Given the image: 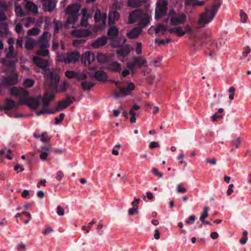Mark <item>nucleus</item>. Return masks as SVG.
<instances>
[{"mask_svg":"<svg viewBox=\"0 0 251 251\" xmlns=\"http://www.w3.org/2000/svg\"><path fill=\"white\" fill-rule=\"evenodd\" d=\"M150 21L148 14L140 9L135 10L129 13L128 23L132 24L137 23L139 27H135L127 33V37L130 39H134L138 37L142 31V28L147 25Z\"/></svg>","mask_w":251,"mask_h":251,"instance_id":"f257e3e1","label":"nucleus"},{"mask_svg":"<svg viewBox=\"0 0 251 251\" xmlns=\"http://www.w3.org/2000/svg\"><path fill=\"white\" fill-rule=\"evenodd\" d=\"M16 63L17 61L11 60H3L1 61V63L5 67V71L11 74V75L8 76H1L0 82L1 86L13 85L19 81V75L16 72Z\"/></svg>","mask_w":251,"mask_h":251,"instance_id":"f03ea898","label":"nucleus"},{"mask_svg":"<svg viewBox=\"0 0 251 251\" xmlns=\"http://www.w3.org/2000/svg\"><path fill=\"white\" fill-rule=\"evenodd\" d=\"M33 61L37 66L45 70L47 83L50 85L51 89H56V86L59 81V78L58 75L52 71L46 70V68L49 65V62L38 56L33 57Z\"/></svg>","mask_w":251,"mask_h":251,"instance_id":"7ed1b4c3","label":"nucleus"},{"mask_svg":"<svg viewBox=\"0 0 251 251\" xmlns=\"http://www.w3.org/2000/svg\"><path fill=\"white\" fill-rule=\"evenodd\" d=\"M187 17L183 12H176L174 10L170 11L167 15L166 22L170 21V24L172 25H179L185 23Z\"/></svg>","mask_w":251,"mask_h":251,"instance_id":"20e7f679","label":"nucleus"},{"mask_svg":"<svg viewBox=\"0 0 251 251\" xmlns=\"http://www.w3.org/2000/svg\"><path fill=\"white\" fill-rule=\"evenodd\" d=\"M54 98V94L53 92H50L47 91L46 92L42 98L43 101V106L42 109L37 112L38 116H40L43 114H53L54 111L49 109L48 108V105L50 103V101Z\"/></svg>","mask_w":251,"mask_h":251,"instance_id":"39448f33","label":"nucleus"},{"mask_svg":"<svg viewBox=\"0 0 251 251\" xmlns=\"http://www.w3.org/2000/svg\"><path fill=\"white\" fill-rule=\"evenodd\" d=\"M218 9V7L216 6L211 8L206 7V11L200 15L199 21L200 24L204 25L211 22L214 18Z\"/></svg>","mask_w":251,"mask_h":251,"instance_id":"423d86ee","label":"nucleus"},{"mask_svg":"<svg viewBox=\"0 0 251 251\" xmlns=\"http://www.w3.org/2000/svg\"><path fill=\"white\" fill-rule=\"evenodd\" d=\"M147 65V60L142 56L134 57L126 64L127 67L132 72H133L136 67H145Z\"/></svg>","mask_w":251,"mask_h":251,"instance_id":"0eeeda50","label":"nucleus"},{"mask_svg":"<svg viewBox=\"0 0 251 251\" xmlns=\"http://www.w3.org/2000/svg\"><path fill=\"white\" fill-rule=\"evenodd\" d=\"M106 18L105 12H101L100 9H97L94 15L95 26L99 29L103 28L106 25Z\"/></svg>","mask_w":251,"mask_h":251,"instance_id":"6e6552de","label":"nucleus"},{"mask_svg":"<svg viewBox=\"0 0 251 251\" xmlns=\"http://www.w3.org/2000/svg\"><path fill=\"white\" fill-rule=\"evenodd\" d=\"M168 2L166 0H158L155 9V19L157 20L166 15L167 10Z\"/></svg>","mask_w":251,"mask_h":251,"instance_id":"1a4fd4ad","label":"nucleus"},{"mask_svg":"<svg viewBox=\"0 0 251 251\" xmlns=\"http://www.w3.org/2000/svg\"><path fill=\"white\" fill-rule=\"evenodd\" d=\"M41 101V97L36 98H28V96L24 99L19 100L21 105H27L32 109H36L39 105Z\"/></svg>","mask_w":251,"mask_h":251,"instance_id":"9d476101","label":"nucleus"},{"mask_svg":"<svg viewBox=\"0 0 251 251\" xmlns=\"http://www.w3.org/2000/svg\"><path fill=\"white\" fill-rule=\"evenodd\" d=\"M8 91L11 95L18 97L19 100L28 96V92L21 87H13L9 88Z\"/></svg>","mask_w":251,"mask_h":251,"instance_id":"9b49d317","label":"nucleus"},{"mask_svg":"<svg viewBox=\"0 0 251 251\" xmlns=\"http://www.w3.org/2000/svg\"><path fill=\"white\" fill-rule=\"evenodd\" d=\"M135 89V85L133 83H129L126 88H121L119 93L115 92L113 94L115 98L120 97L127 96L130 94L131 91Z\"/></svg>","mask_w":251,"mask_h":251,"instance_id":"f8f14e48","label":"nucleus"},{"mask_svg":"<svg viewBox=\"0 0 251 251\" xmlns=\"http://www.w3.org/2000/svg\"><path fill=\"white\" fill-rule=\"evenodd\" d=\"M75 100V98L73 97L68 96L66 97L65 99L58 102L55 111H58L64 109L71 105Z\"/></svg>","mask_w":251,"mask_h":251,"instance_id":"ddd939ff","label":"nucleus"},{"mask_svg":"<svg viewBox=\"0 0 251 251\" xmlns=\"http://www.w3.org/2000/svg\"><path fill=\"white\" fill-rule=\"evenodd\" d=\"M50 34L49 32H45L39 39V47L40 48H47L50 47L49 39Z\"/></svg>","mask_w":251,"mask_h":251,"instance_id":"4468645a","label":"nucleus"},{"mask_svg":"<svg viewBox=\"0 0 251 251\" xmlns=\"http://www.w3.org/2000/svg\"><path fill=\"white\" fill-rule=\"evenodd\" d=\"M80 9V5L78 4H72L69 5L65 12L66 14L69 15V16H79L78 12Z\"/></svg>","mask_w":251,"mask_h":251,"instance_id":"2eb2a0df","label":"nucleus"},{"mask_svg":"<svg viewBox=\"0 0 251 251\" xmlns=\"http://www.w3.org/2000/svg\"><path fill=\"white\" fill-rule=\"evenodd\" d=\"M79 16H69L65 23V26L67 28H75L79 25L78 22Z\"/></svg>","mask_w":251,"mask_h":251,"instance_id":"dca6fc26","label":"nucleus"},{"mask_svg":"<svg viewBox=\"0 0 251 251\" xmlns=\"http://www.w3.org/2000/svg\"><path fill=\"white\" fill-rule=\"evenodd\" d=\"M95 59V54L92 52L88 51L83 54L81 62L85 66H86L93 62Z\"/></svg>","mask_w":251,"mask_h":251,"instance_id":"f3484780","label":"nucleus"},{"mask_svg":"<svg viewBox=\"0 0 251 251\" xmlns=\"http://www.w3.org/2000/svg\"><path fill=\"white\" fill-rule=\"evenodd\" d=\"M107 40L108 38L106 37H100L95 40L92 44L91 46L94 49H98L106 44L107 43Z\"/></svg>","mask_w":251,"mask_h":251,"instance_id":"a211bd4d","label":"nucleus"},{"mask_svg":"<svg viewBox=\"0 0 251 251\" xmlns=\"http://www.w3.org/2000/svg\"><path fill=\"white\" fill-rule=\"evenodd\" d=\"M80 57L79 54L77 52H73L66 55L65 64L75 63L77 61Z\"/></svg>","mask_w":251,"mask_h":251,"instance_id":"6ab92c4d","label":"nucleus"},{"mask_svg":"<svg viewBox=\"0 0 251 251\" xmlns=\"http://www.w3.org/2000/svg\"><path fill=\"white\" fill-rule=\"evenodd\" d=\"M71 34L75 37H83L91 35L92 32L88 29L74 30L72 31Z\"/></svg>","mask_w":251,"mask_h":251,"instance_id":"aec40b11","label":"nucleus"},{"mask_svg":"<svg viewBox=\"0 0 251 251\" xmlns=\"http://www.w3.org/2000/svg\"><path fill=\"white\" fill-rule=\"evenodd\" d=\"M19 105H20L19 104V102L18 103H17L14 100L10 99L7 98L5 100L4 108L5 110L16 109Z\"/></svg>","mask_w":251,"mask_h":251,"instance_id":"412c9836","label":"nucleus"},{"mask_svg":"<svg viewBox=\"0 0 251 251\" xmlns=\"http://www.w3.org/2000/svg\"><path fill=\"white\" fill-rule=\"evenodd\" d=\"M81 12L82 17L79 23V25L83 26H86L88 24V20L91 17V16L88 13L87 10L85 8L82 10Z\"/></svg>","mask_w":251,"mask_h":251,"instance_id":"4be33fe9","label":"nucleus"},{"mask_svg":"<svg viewBox=\"0 0 251 251\" xmlns=\"http://www.w3.org/2000/svg\"><path fill=\"white\" fill-rule=\"evenodd\" d=\"M107 68L110 71L119 72L121 71L122 66L120 63L115 61L108 63Z\"/></svg>","mask_w":251,"mask_h":251,"instance_id":"5701e85b","label":"nucleus"},{"mask_svg":"<svg viewBox=\"0 0 251 251\" xmlns=\"http://www.w3.org/2000/svg\"><path fill=\"white\" fill-rule=\"evenodd\" d=\"M146 2V0H128L127 5L132 8H137L143 5Z\"/></svg>","mask_w":251,"mask_h":251,"instance_id":"b1692460","label":"nucleus"},{"mask_svg":"<svg viewBox=\"0 0 251 251\" xmlns=\"http://www.w3.org/2000/svg\"><path fill=\"white\" fill-rule=\"evenodd\" d=\"M110 39L114 40L117 38L119 34V30L115 26H110L107 32Z\"/></svg>","mask_w":251,"mask_h":251,"instance_id":"393cba45","label":"nucleus"},{"mask_svg":"<svg viewBox=\"0 0 251 251\" xmlns=\"http://www.w3.org/2000/svg\"><path fill=\"white\" fill-rule=\"evenodd\" d=\"M231 151H233L241 147L242 139L240 137H237L232 139L230 142Z\"/></svg>","mask_w":251,"mask_h":251,"instance_id":"a878e982","label":"nucleus"},{"mask_svg":"<svg viewBox=\"0 0 251 251\" xmlns=\"http://www.w3.org/2000/svg\"><path fill=\"white\" fill-rule=\"evenodd\" d=\"M97 80L100 81H106L107 78L106 74L103 71H99L95 72L93 75Z\"/></svg>","mask_w":251,"mask_h":251,"instance_id":"bb28decb","label":"nucleus"},{"mask_svg":"<svg viewBox=\"0 0 251 251\" xmlns=\"http://www.w3.org/2000/svg\"><path fill=\"white\" fill-rule=\"evenodd\" d=\"M43 5L46 11H50L55 8L56 4L52 0H44Z\"/></svg>","mask_w":251,"mask_h":251,"instance_id":"cd10ccee","label":"nucleus"},{"mask_svg":"<svg viewBox=\"0 0 251 251\" xmlns=\"http://www.w3.org/2000/svg\"><path fill=\"white\" fill-rule=\"evenodd\" d=\"M130 51V47L129 45H126L120 48L117 51V54L122 56L125 57L127 55Z\"/></svg>","mask_w":251,"mask_h":251,"instance_id":"c85d7f7f","label":"nucleus"},{"mask_svg":"<svg viewBox=\"0 0 251 251\" xmlns=\"http://www.w3.org/2000/svg\"><path fill=\"white\" fill-rule=\"evenodd\" d=\"M25 8L27 11H29L33 14L38 13V7L37 5L31 1H27L25 5Z\"/></svg>","mask_w":251,"mask_h":251,"instance_id":"c756f323","label":"nucleus"},{"mask_svg":"<svg viewBox=\"0 0 251 251\" xmlns=\"http://www.w3.org/2000/svg\"><path fill=\"white\" fill-rule=\"evenodd\" d=\"M120 17L119 13L116 11H111L109 15V24L114 23L116 21H117Z\"/></svg>","mask_w":251,"mask_h":251,"instance_id":"7c9ffc66","label":"nucleus"},{"mask_svg":"<svg viewBox=\"0 0 251 251\" xmlns=\"http://www.w3.org/2000/svg\"><path fill=\"white\" fill-rule=\"evenodd\" d=\"M204 4V1H200L198 0H186L185 1V6H202Z\"/></svg>","mask_w":251,"mask_h":251,"instance_id":"2f4dec72","label":"nucleus"},{"mask_svg":"<svg viewBox=\"0 0 251 251\" xmlns=\"http://www.w3.org/2000/svg\"><path fill=\"white\" fill-rule=\"evenodd\" d=\"M37 43V41L32 38H28L26 40L25 44V48L28 50H32L35 45Z\"/></svg>","mask_w":251,"mask_h":251,"instance_id":"473e14b6","label":"nucleus"},{"mask_svg":"<svg viewBox=\"0 0 251 251\" xmlns=\"http://www.w3.org/2000/svg\"><path fill=\"white\" fill-rule=\"evenodd\" d=\"M7 8V6L5 3H0V21L5 20V12Z\"/></svg>","mask_w":251,"mask_h":251,"instance_id":"72a5a7b5","label":"nucleus"},{"mask_svg":"<svg viewBox=\"0 0 251 251\" xmlns=\"http://www.w3.org/2000/svg\"><path fill=\"white\" fill-rule=\"evenodd\" d=\"M7 33V25L5 23H0V37L6 36Z\"/></svg>","mask_w":251,"mask_h":251,"instance_id":"f704fd0d","label":"nucleus"},{"mask_svg":"<svg viewBox=\"0 0 251 251\" xmlns=\"http://www.w3.org/2000/svg\"><path fill=\"white\" fill-rule=\"evenodd\" d=\"M15 13L18 17H24L25 15V12L23 10L21 6L16 4L15 5Z\"/></svg>","mask_w":251,"mask_h":251,"instance_id":"c9c22d12","label":"nucleus"},{"mask_svg":"<svg viewBox=\"0 0 251 251\" xmlns=\"http://www.w3.org/2000/svg\"><path fill=\"white\" fill-rule=\"evenodd\" d=\"M22 22L25 27H29L31 24L34 22V19L32 17H28L22 19Z\"/></svg>","mask_w":251,"mask_h":251,"instance_id":"e433bc0d","label":"nucleus"},{"mask_svg":"<svg viewBox=\"0 0 251 251\" xmlns=\"http://www.w3.org/2000/svg\"><path fill=\"white\" fill-rule=\"evenodd\" d=\"M94 85V83L88 81H83L81 83L82 88L84 91L90 90Z\"/></svg>","mask_w":251,"mask_h":251,"instance_id":"4c0bfd02","label":"nucleus"},{"mask_svg":"<svg viewBox=\"0 0 251 251\" xmlns=\"http://www.w3.org/2000/svg\"><path fill=\"white\" fill-rule=\"evenodd\" d=\"M41 32L40 28L38 27H33L31 29H29L27 31V33L29 36H34L38 35Z\"/></svg>","mask_w":251,"mask_h":251,"instance_id":"58836bf2","label":"nucleus"},{"mask_svg":"<svg viewBox=\"0 0 251 251\" xmlns=\"http://www.w3.org/2000/svg\"><path fill=\"white\" fill-rule=\"evenodd\" d=\"M35 80L33 79H25L23 82V85L26 88H30L34 85Z\"/></svg>","mask_w":251,"mask_h":251,"instance_id":"ea45409f","label":"nucleus"},{"mask_svg":"<svg viewBox=\"0 0 251 251\" xmlns=\"http://www.w3.org/2000/svg\"><path fill=\"white\" fill-rule=\"evenodd\" d=\"M6 51V56L8 58H12L16 57V55L14 52V47L13 46H10L8 50Z\"/></svg>","mask_w":251,"mask_h":251,"instance_id":"a19ab883","label":"nucleus"},{"mask_svg":"<svg viewBox=\"0 0 251 251\" xmlns=\"http://www.w3.org/2000/svg\"><path fill=\"white\" fill-rule=\"evenodd\" d=\"M167 30V27L162 24L157 25L155 28V31L156 33L159 32L164 33Z\"/></svg>","mask_w":251,"mask_h":251,"instance_id":"79ce46f5","label":"nucleus"},{"mask_svg":"<svg viewBox=\"0 0 251 251\" xmlns=\"http://www.w3.org/2000/svg\"><path fill=\"white\" fill-rule=\"evenodd\" d=\"M97 60L100 63H104L108 60V57L105 54H99L97 55Z\"/></svg>","mask_w":251,"mask_h":251,"instance_id":"37998d69","label":"nucleus"},{"mask_svg":"<svg viewBox=\"0 0 251 251\" xmlns=\"http://www.w3.org/2000/svg\"><path fill=\"white\" fill-rule=\"evenodd\" d=\"M204 212L201 214L200 217V220L201 222L204 221V219L206 218L208 216V213L209 211V208L207 206H205L203 208Z\"/></svg>","mask_w":251,"mask_h":251,"instance_id":"c03bdc74","label":"nucleus"},{"mask_svg":"<svg viewBox=\"0 0 251 251\" xmlns=\"http://www.w3.org/2000/svg\"><path fill=\"white\" fill-rule=\"evenodd\" d=\"M176 34L179 37H182L184 34H186V32L183 30V28L181 26H177L176 27Z\"/></svg>","mask_w":251,"mask_h":251,"instance_id":"a18cd8bd","label":"nucleus"},{"mask_svg":"<svg viewBox=\"0 0 251 251\" xmlns=\"http://www.w3.org/2000/svg\"><path fill=\"white\" fill-rule=\"evenodd\" d=\"M240 16L241 22L243 23H245L248 19L247 14L243 10H241L240 11Z\"/></svg>","mask_w":251,"mask_h":251,"instance_id":"49530a36","label":"nucleus"},{"mask_svg":"<svg viewBox=\"0 0 251 251\" xmlns=\"http://www.w3.org/2000/svg\"><path fill=\"white\" fill-rule=\"evenodd\" d=\"M65 75L69 78H74L77 75V73L72 71H67L65 72Z\"/></svg>","mask_w":251,"mask_h":251,"instance_id":"de8ad7c7","label":"nucleus"},{"mask_svg":"<svg viewBox=\"0 0 251 251\" xmlns=\"http://www.w3.org/2000/svg\"><path fill=\"white\" fill-rule=\"evenodd\" d=\"M53 24L54 25V31L55 33H57L59 30L62 27V23L61 22L57 21L56 20L53 21Z\"/></svg>","mask_w":251,"mask_h":251,"instance_id":"09e8293b","label":"nucleus"},{"mask_svg":"<svg viewBox=\"0 0 251 251\" xmlns=\"http://www.w3.org/2000/svg\"><path fill=\"white\" fill-rule=\"evenodd\" d=\"M37 54L38 55L42 56H48L49 55V51L47 49L45 50H39L37 51Z\"/></svg>","mask_w":251,"mask_h":251,"instance_id":"8fccbe9b","label":"nucleus"},{"mask_svg":"<svg viewBox=\"0 0 251 251\" xmlns=\"http://www.w3.org/2000/svg\"><path fill=\"white\" fill-rule=\"evenodd\" d=\"M176 190L178 193H185L187 191L186 189L183 187L181 184L177 185Z\"/></svg>","mask_w":251,"mask_h":251,"instance_id":"3c124183","label":"nucleus"},{"mask_svg":"<svg viewBox=\"0 0 251 251\" xmlns=\"http://www.w3.org/2000/svg\"><path fill=\"white\" fill-rule=\"evenodd\" d=\"M41 141L43 142H48L50 140V138L48 137L46 132L42 134L40 137Z\"/></svg>","mask_w":251,"mask_h":251,"instance_id":"603ef678","label":"nucleus"},{"mask_svg":"<svg viewBox=\"0 0 251 251\" xmlns=\"http://www.w3.org/2000/svg\"><path fill=\"white\" fill-rule=\"evenodd\" d=\"M85 43V41L84 40L79 39V40H75L73 41V45L75 47H78L81 45Z\"/></svg>","mask_w":251,"mask_h":251,"instance_id":"864d4df0","label":"nucleus"},{"mask_svg":"<svg viewBox=\"0 0 251 251\" xmlns=\"http://www.w3.org/2000/svg\"><path fill=\"white\" fill-rule=\"evenodd\" d=\"M139 212L138 207H134L130 208L128 210V214L130 215H132L134 214H137Z\"/></svg>","mask_w":251,"mask_h":251,"instance_id":"5fc2aeb1","label":"nucleus"},{"mask_svg":"<svg viewBox=\"0 0 251 251\" xmlns=\"http://www.w3.org/2000/svg\"><path fill=\"white\" fill-rule=\"evenodd\" d=\"M64 117H65V115L64 113L60 114L59 118L56 117L55 118V119H54L55 120V124L56 125L60 124L62 122V121H63V120L64 119Z\"/></svg>","mask_w":251,"mask_h":251,"instance_id":"6e6d98bb","label":"nucleus"},{"mask_svg":"<svg viewBox=\"0 0 251 251\" xmlns=\"http://www.w3.org/2000/svg\"><path fill=\"white\" fill-rule=\"evenodd\" d=\"M235 89L233 87H229L228 89V92L230 93L229 95V99L230 100H233L234 99V94H235Z\"/></svg>","mask_w":251,"mask_h":251,"instance_id":"4d7b16f0","label":"nucleus"},{"mask_svg":"<svg viewBox=\"0 0 251 251\" xmlns=\"http://www.w3.org/2000/svg\"><path fill=\"white\" fill-rule=\"evenodd\" d=\"M251 51V49L250 47L246 46L244 48L242 52V54L244 57H246Z\"/></svg>","mask_w":251,"mask_h":251,"instance_id":"13d9d810","label":"nucleus"},{"mask_svg":"<svg viewBox=\"0 0 251 251\" xmlns=\"http://www.w3.org/2000/svg\"><path fill=\"white\" fill-rule=\"evenodd\" d=\"M136 45H137V46L135 49L136 53L137 54H140L142 53V45L140 42L137 43Z\"/></svg>","mask_w":251,"mask_h":251,"instance_id":"bf43d9fd","label":"nucleus"},{"mask_svg":"<svg viewBox=\"0 0 251 251\" xmlns=\"http://www.w3.org/2000/svg\"><path fill=\"white\" fill-rule=\"evenodd\" d=\"M196 217L194 215H192L189 216L188 219L186 220L185 222L186 224L191 225L194 223L195 221Z\"/></svg>","mask_w":251,"mask_h":251,"instance_id":"052dcab7","label":"nucleus"},{"mask_svg":"<svg viewBox=\"0 0 251 251\" xmlns=\"http://www.w3.org/2000/svg\"><path fill=\"white\" fill-rule=\"evenodd\" d=\"M96 223V222L93 220L89 224L88 226H83L82 228L84 230H86L87 233L89 232L90 229L91 228V226Z\"/></svg>","mask_w":251,"mask_h":251,"instance_id":"680f3d73","label":"nucleus"},{"mask_svg":"<svg viewBox=\"0 0 251 251\" xmlns=\"http://www.w3.org/2000/svg\"><path fill=\"white\" fill-rule=\"evenodd\" d=\"M14 170L17 173H19L24 171V168L22 165L17 164L14 167Z\"/></svg>","mask_w":251,"mask_h":251,"instance_id":"e2e57ef3","label":"nucleus"},{"mask_svg":"<svg viewBox=\"0 0 251 251\" xmlns=\"http://www.w3.org/2000/svg\"><path fill=\"white\" fill-rule=\"evenodd\" d=\"M66 60V55L65 54H58L57 56V60L59 62H64Z\"/></svg>","mask_w":251,"mask_h":251,"instance_id":"0e129e2a","label":"nucleus"},{"mask_svg":"<svg viewBox=\"0 0 251 251\" xmlns=\"http://www.w3.org/2000/svg\"><path fill=\"white\" fill-rule=\"evenodd\" d=\"M64 173L62 171H58L56 173L55 178L59 181H60L64 177Z\"/></svg>","mask_w":251,"mask_h":251,"instance_id":"69168bd1","label":"nucleus"},{"mask_svg":"<svg viewBox=\"0 0 251 251\" xmlns=\"http://www.w3.org/2000/svg\"><path fill=\"white\" fill-rule=\"evenodd\" d=\"M57 213L59 216H63L65 213L64 209L59 205L57 207Z\"/></svg>","mask_w":251,"mask_h":251,"instance_id":"338daca9","label":"nucleus"},{"mask_svg":"<svg viewBox=\"0 0 251 251\" xmlns=\"http://www.w3.org/2000/svg\"><path fill=\"white\" fill-rule=\"evenodd\" d=\"M212 120L213 122H215L218 119H221L223 118V116L221 115H218L217 113L213 114L212 117Z\"/></svg>","mask_w":251,"mask_h":251,"instance_id":"774afa93","label":"nucleus"}]
</instances>
